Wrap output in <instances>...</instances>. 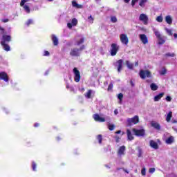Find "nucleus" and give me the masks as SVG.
<instances>
[{
    "label": "nucleus",
    "instance_id": "33",
    "mask_svg": "<svg viewBox=\"0 0 177 177\" xmlns=\"http://www.w3.org/2000/svg\"><path fill=\"white\" fill-rule=\"evenodd\" d=\"M147 2V0H140L139 5L141 6V8H145V4Z\"/></svg>",
    "mask_w": 177,
    "mask_h": 177
},
{
    "label": "nucleus",
    "instance_id": "56",
    "mask_svg": "<svg viewBox=\"0 0 177 177\" xmlns=\"http://www.w3.org/2000/svg\"><path fill=\"white\" fill-rule=\"evenodd\" d=\"M83 6L81 4H77V6H76L77 9H82Z\"/></svg>",
    "mask_w": 177,
    "mask_h": 177
},
{
    "label": "nucleus",
    "instance_id": "63",
    "mask_svg": "<svg viewBox=\"0 0 177 177\" xmlns=\"http://www.w3.org/2000/svg\"><path fill=\"white\" fill-rule=\"evenodd\" d=\"M172 124H177V120H172Z\"/></svg>",
    "mask_w": 177,
    "mask_h": 177
},
{
    "label": "nucleus",
    "instance_id": "62",
    "mask_svg": "<svg viewBox=\"0 0 177 177\" xmlns=\"http://www.w3.org/2000/svg\"><path fill=\"white\" fill-rule=\"evenodd\" d=\"M124 172H126V174H129V171L123 168Z\"/></svg>",
    "mask_w": 177,
    "mask_h": 177
},
{
    "label": "nucleus",
    "instance_id": "23",
    "mask_svg": "<svg viewBox=\"0 0 177 177\" xmlns=\"http://www.w3.org/2000/svg\"><path fill=\"white\" fill-rule=\"evenodd\" d=\"M171 118H172V111H169L166 118L167 122H171Z\"/></svg>",
    "mask_w": 177,
    "mask_h": 177
},
{
    "label": "nucleus",
    "instance_id": "2",
    "mask_svg": "<svg viewBox=\"0 0 177 177\" xmlns=\"http://www.w3.org/2000/svg\"><path fill=\"white\" fill-rule=\"evenodd\" d=\"M118 50H120V46L115 43H113L111 44L110 48V55L111 56H115L117 53H118Z\"/></svg>",
    "mask_w": 177,
    "mask_h": 177
},
{
    "label": "nucleus",
    "instance_id": "11",
    "mask_svg": "<svg viewBox=\"0 0 177 177\" xmlns=\"http://www.w3.org/2000/svg\"><path fill=\"white\" fill-rule=\"evenodd\" d=\"M93 118L95 121H97V122H104L106 121V119L104 118L100 117L97 113L94 114Z\"/></svg>",
    "mask_w": 177,
    "mask_h": 177
},
{
    "label": "nucleus",
    "instance_id": "31",
    "mask_svg": "<svg viewBox=\"0 0 177 177\" xmlns=\"http://www.w3.org/2000/svg\"><path fill=\"white\" fill-rule=\"evenodd\" d=\"M84 41H85V39L84 38H82V39H80V40L76 41V45L77 46H80V45L84 44Z\"/></svg>",
    "mask_w": 177,
    "mask_h": 177
},
{
    "label": "nucleus",
    "instance_id": "37",
    "mask_svg": "<svg viewBox=\"0 0 177 177\" xmlns=\"http://www.w3.org/2000/svg\"><path fill=\"white\" fill-rule=\"evenodd\" d=\"M108 128L109 131H114V128H115V126L114 124H109Z\"/></svg>",
    "mask_w": 177,
    "mask_h": 177
},
{
    "label": "nucleus",
    "instance_id": "64",
    "mask_svg": "<svg viewBox=\"0 0 177 177\" xmlns=\"http://www.w3.org/2000/svg\"><path fill=\"white\" fill-rule=\"evenodd\" d=\"M174 38L176 39V38H177V34H176V33H174Z\"/></svg>",
    "mask_w": 177,
    "mask_h": 177
},
{
    "label": "nucleus",
    "instance_id": "13",
    "mask_svg": "<svg viewBox=\"0 0 177 177\" xmlns=\"http://www.w3.org/2000/svg\"><path fill=\"white\" fill-rule=\"evenodd\" d=\"M140 41L144 44V45H146V44L149 43V39H147V36L145 34L140 35Z\"/></svg>",
    "mask_w": 177,
    "mask_h": 177
},
{
    "label": "nucleus",
    "instance_id": "57",
    "mask_svg": "<svg viewBox=\"0 0 177 177\" xmlns=\"http://www.w3.org/2000/svg\"><path fill=\"white\" fill-rule=\"evenodd\" d=\"M34 127L35 128H38V127H39V123H35Z\"/></svg>",
    "mask_w": 177,
    "mask_h": 177
},
{
    "label": "nucleus",
    "instance_id": "43",
    "mask_svg": "<svg viewBox=\"0 0 177 177\" xmlns=\"http://www.w3.org/2000/svg\"><path fill=\"white\" fill-rule=\"evenodd\" d=\"M165 56L167 57H174L175 56V53H166L165 54Z\"/></svg>",
    "mask_w": 177,
    "mask_h": 177
},
{
    "label": "nucleus",
    "instance_id": "48",
    "mask_svg": "<svg viewBox=\"0 0 177 177\" xmlns=\"http://www.w3.org/2000/svg\"><path fill=\"white\" fill-rule=\"evenodd\" d=\"M149 172L150 174H153V172H156V168H154V167L150 168L149 170Z\"/></svg>",
    "mask_w": 177,
    "mask_h": 177
},
{
    "label": "nucleus",
    "instance_id": "60",
    "mask_svg": "<svg viewBox=\"0 0 177 177\" xmlns=\"http://www.w3.org/2000/svg\"><path fill=\"white\" fill-rule=\"evenodd\" d=\"M130 84H131V86H135V83H133V82L132 80L130 81Z\"/></svg>",
    "mask_w": 177,
    "mask_h": 177
},
{
    "label": "nucleus",
    "instance_id": "46",
    "mask_svg": "<svg viewBox=\"0 0 177 177\" xmlns=\"http://www.w3.org/2000/svg\"><path fill=\"white\" fill-rule=\"evenodd\" d=\"M124 97V94L122 93H119L118 95V98L119 99V100L122 101V98Z\"/></svg>",
    "mask_w": 177,
    "mask_h": 177
},
{
    "label": "nucleus",
    "instance_id": "26",
    "mask_svg": "<svg viewBox=\"0 0 177 177\" xmlns=\"http://www.w3.org/2000/svg\"><path fill=\"white\" fill-rule=\"evenodd\" d=\"M166 143L167 145H171V143H174V137L170 136L166 140Z\"/></svg>",
    "mask_w": 177,
    "mask_h": 177
},
{
    "label": "nucleus",
    "instance_id": "25",
    "mask_svg": "<svg viewBox=\"0 0 177 177\" xmlns=\"http://www.w3.org/2000/svg\"><path fill=\"white\" fill-rule=\"evenodd\" d=\"M126 65L129 70H133V64L130 63L129 61H126Z\"/></svg>",
    "mask_w": 177,
    "mask_h": 177
},
{
    "label": "nucleus",
    "instance_id": "55",
    "mask_svg": "<svg viewBox=\"0 0 177 177\" xmlns=\"http://www.w3.org/2000/svg\"><path fill=\"white\" fill-rule=\"evenodd\" d=\"M67 27H68V28H73V24H71V23H68V24H67Z\"/></svg>",
    "mask_w": 177,
    "mask_h": 177
},
{
    "label": "nucleus",
    "instance_id": "19",
    "mask_svg": "<svg viewBox=\"0 0 177 177\" xmlns=\"http://www.w3.org/2000/svg\"><path fill=\"white\" fill-rule=\"evenodd\" d=\"M165 95V93H160L153 97V100L155 102H158Z\"/></svg>",
    "mask_w": 177,
    "mask_h": 177
},
{
    "label": "nucleus",
    "instance_id": "24",
    "mask_svg": "<svg viewBox=\"0 0 177 177\" xmlns=\"http://www.w3.org/2000/svg\"><path fill=\"white\" fill-rule=\"evenodd\" d=\"M150 88H151V91H157V89H158V86H157V84H156V83H152L150 85Z\"/></svg>",
    "mask_w": 177,
    "mask_h": 177
},
{
    "label": "nucleus",
    "instance_id": "10",
    "mask_svg": "<svg viewBox=\"0 0 177 177\" xmlns=\"http://www.w3.org/2000/svg\"><path fill=\"white\" fill-rule=\"evenodd\" d=\"M0 80L5 81V82H8L9 81V76H8V73L6 72H0Z\"/></svg>",
    "mask_w": 177,
    "mask_h": 177
},
{
    "label": "nucleus",
    "instance_id": "28",
    "mask_svg": "<svg viewBox=\"0 0 177 177\" xmlns=\"http://www.w3.org/2000/svg\"><path fill=\"white\" fill-rule=\"evenodd\" d=\"M158 45H164V44H165V40L164 39H162V37H160V38H158Z\"/></svg>",
    "mask_w": 177,
    "mask_h": 177
},
{
    "label": "nucleus",
    "instance_id": "9",
    "mask_svg": "<svg viewBox=\"0 0 177 177\" xmlns=\"http://www.w3.org/2000/svg\"><path fill=\"white\" fill-rule=\"evenodd\" d=\"M120 41L122 42V44H123L124 45H128L129 42V39H128V36L125 34H121L120 35Z\"/></svg>",
    "mask_w": 177,
    "mask_h": 177
},
{
    "label": "nucleus",
    "instance_id": "52",
    "mask_svg": "<svg viewBox=\"0 0 177 177\" xmlns=\"http://www.w3.org/2000/svg\"><path fill=\"white\" fill-rule=\"evenodd\" d=\"M2 23H8L9 21V19H1Z\"/></svg>",
    "mask_w": 177,
    "mask_h": 177
},
{
    "label": "nucleus",
    "instance_id": "61",
    "mask_svg": "<svg viewBox=\"0 0 177 177\" xmlns=\"http://www.w3.org/2000/svg\"><path fill=\"white\" fill-rule=\"evenodd\" d=\"M116 135H119V133H121V130H118L115 133Z\"/></svg>",
    "mask_w": 177,
    "mask_h": 177
},
{
    "label": "nucleus",
    "instance_id": "53",
    "mask_svg": "<svg viewBox=\"0 0 177 177\" xmlns=\"http://www.w3.org/2000/svg\"><path fill=\"white\" fill-rule=\"evenodd\" d=\"M50 55V53H49V51H44V56H49Z\"/></svg>",
    "mask_w": 177,
    "mask_h": 177
},
{
    "label": "nucleus",
    "instance_id": "4",
    "mask_svg": "<svg viewBox=\"0 0 177 177\" xmlns=\"http://www.w3.org/2000/svg\"><path fill=\"white\" fill-rule=\"evenodd\" d=\"M139 75L142 80H145L146 77L150 78V77H151V72H150L149 70H141L140 71Z\"/></svg>",
    "mask_w": 177,
    "mask_h": 177
},
{
    "label": "nucleus",
    "instance_id": "36",
    "mask_svg": "<svg viewBox=\"0 0 177 177\" xmlns=\"http://www.w3.org/2000/svg\"><path fill=\"white\" fill-rule=\"evenodd\" d=\"M162 20H163V18H162V16L161 15H159L156 17V21H158V23H162Z\"/></svg>",
    "mask_w": 177,
    "mask_h": 177
},
{
    "label": "nucleus",
    "instance_id": "29",
    "mask_svg": "<svg viewBox=\"0 0 177 177\" xmlns=\"http://www.w3.org/2000/svg\"><path fill=\"white\" fill-rule=\"evenodd\" d=\"M113 82H111L107 88L108 92H113Z\"/></svg>",
    "mask_w": 177,
    "mask_h": 177
},
{
    "label": "nucleus",
    "instance_id": "15",
    "mask_svg": "<svg viewBox=\"0 0 177 177\" xmlns=\"http://www.w3.org/2000/svg\"><path fill=\"white\" fill-rule=\"evenodd\" d=\"M118 154L119 156H124L125 155V146L122 145L120 147L118 151Z\"/></svg>",
    "mask_w": 177,
    "mask_h": 177
},
{
    "label": "nucleus",
    "instance_id": "1",
    "mask_svg": "<svg viewBox=\"0 0 177 177\" xmlns=\"http://www.w3.org/2000/svg\"><path fill=\"white\" fill-rule=\"evenodd\" d=\"M85 49V45H82L80 48H73L70 52V55L73 57H80L81 56V50Z\"/></svg>",
    "mask_w": 177,
    "mask_h": 177
},
{
    "label": "nucleus",
    "instance_id": "20",
    "mask_svg": "<svg viewBox=\"0 0 177 177\" xmlns=\"http://www.w3.org/2000/svg\"><path fill=\"white\" fill-rule=\"evenodd\" d=\"M127 139H128V140H133V139H135L133 136H132V133L131 132V130L127 129Z\"/></svg>",
    "mask_w": 177,
    "mask_h": 177
},
{
    "label": "nucleus",
    "instance_id": "47",
    "mask_svg": "<svg viewBox=\"0 0 177 177\" xmlns=\"http://www.w3.org/2000/svg\"><path fill=\"white\" fill-rule=\"evenodd\" d=\"M33 21H32V19H28L27 21H26V26H30L31 24H32Z\"/></svg>",
    "mask_w": 177,
    "mask_h": 177
},
{
    "label": "nucleus",
    "instance_id": "32",
    "mask_svg": "<svg viewBox=\"0 0 177 177\" xmlns=\"http://www.w3.org/2000/svg\"><path fill=\"white\" fill-rule=\"evenodd\" d=\"M138 158H140L142 157V154H143V151H142V148L140 147H138Z\"/></svg>",
    "mask_w": 177,
    "mask_h": 177
},
{
    "label": "nucleus",
    "instance_id": "59",
    "mask_svg": "<svg viewBox=\"0 0 177 177\" xmlns=\"http://www.w3.org/2000/svg\"><path fill=\"white\" fill-rule=\"evenodd\" d=\"M56 140H57V142H59V140H62V137L60 136L57 137Z\"/></svg>",
    "mask_w": 177,
    "mask_h": 177
},
{
    "label": "nucleus",
    "instance_id": "17",
    "mask_svg": "<svg viewBox=\"0 0 177 177\" xmlns=\"http://www.w3.org/2000/svg\"><path fill=\"white\" fill-rule=\"evenodd\" d=\"M52 41L55 46H57L59 45V39H57V37H56V35H52Z\"/></svg>",
    "mask_w": 177,
    "mask_h": 177
},
{
    "label": "nucleus",
    "instance_id": "14",
    "mask_svg": "<svg viewBox=\"0 0 177 177\" xmlns=\"http://www.w3.org/2000/svg\"><path fill=\"white\" fill-rule=\"evenodd\" d=\"M151 126L155 129H157V131H160L161 129V125H160L157 122H151Z\"/></svg>",
    "mask_w": 177,
    "mask_h": 177
},
{
    "label": "nucleus",
    "instance_id": "12",
    "mask_svg": "<svg viewBox=\"0 0 177 177\" xmlns=\"http://www.w3.org/2000/svg\"><path fill=\"white\" fill-rule=\"evenodd\" d=\"M2 41L1 42H4V44L9 43L12 41V37L10 35H3L2 36Z\"/></svg>",
    "mask_w": 177,
    "mask_h": 177
},
{
    "label": "nucleus",
    "instance_id": "35",
    "mask_svg": "<svg viewBox=\"0 0 177 177\" xmlns=\"http://www.w3.org/2000/svg\"><path fill=\"white\" fill-rule=\"evenodd\" d=\"M72 26H75L77 24H78V20L77 19L73 18L71 21Z\"/></svg>",
    "mask_w": 177,
    "mask_h": 177
},
{
    "label": "nucleus",
    "instance_id": "51",
    "mask_svg": "<svg viewBox=\"0 0 177 177\" xmlns=\"http://www.w3.org/2000/svg\"><path fill=\"white\" fill-rule=\"evenodd\" d=\"M138 1H139V0H132L131 1V6H135V3H136V2H138Z\"/></svg>",
    "mask_w": 177,
    "mask_h": 177
},
{
    "label": "nucleus",
    "instance_id": "39",
    "mask_svg": "<svg viewBox=\"0 0 177 177\" xmlns=\"http://www.w3.org/2000/svg\"><path fill=\"white\" fill-rule=\"evenodd\" d=\"M111 21H112V23H117L118 21L117 17L115 16L111 17Z\"/></svg>",
    "mask_w": 177,
    "mask_h": 177
},
{
    "label": "nucleus",
    "instance_id": "16",
    "mask_svg": "<svg viewBox=\"0 0 177 177\" xmlns=\"http://www.w3.org/2000/svg\"><path fill=\"white\" fill-rule=\"evenodd\" d=\"M1 45L3 46L6 52H9L10 50V46H9L5 41H1Z\"/></svg>",
    "mask_w": 177,
    "mask_h": 177
},
{
    "label": "nucleus",
    "instance_id": "21",
    "mask_svg": "<svg viewBox=\"0 0 177 177\" xmlns=\"http://www.w3.org/2000/svg\"><path fill=\"white\" fill-rule=\"evenodd\" d=\"M165 21L167 23V24H172V17L169 15H167L165 17Z\"/></svg>",
    "mask_w": 177,
    "mask_h": 177
},
{
    "label": "nucleus",
    "instance_id": "45",
    "mask_svg": "<svg viewBox=\"0 0 177 177\" xmlns=\"http://www.w3.org/2000/svg\"><path fill=\"white\" fill-rule=\"evenodd\" d=\"M30 0H21L20 3V6H24L26 2H28Z\"/></svg>",
    "mask_w": 177,
    "mask_h": 177
},
{
    "label": "nucleus",
    "instance_id": "44",
    "mask_svg": "<svg viewBox=\"0 0 177 177\" xmlns=\"http://www.w3.org/2000/svg\"><path fill=\"white\" fill-rule=\"evenodd\" d=\"M141 175H142V176H146V168L143 167L142 169Z\"/></svg>",
    "mask_w": 177,
    "mask_h": 177
},
{
    "label": "nucleus",
    "instance_id": "7",
    "mask_svg": "<svg viewBox=\"0 0 177 177\" xmlns=\"http://www.w3.org/2000/svg\"><path fill=\"white\" fill-rule=\"evenodd\" d=\"M140 21H142L143 24L147 26L149 24V17L146 14H140L139 17Z\"/></svg>",
    "mask_w": 177,
    "mask_h": 177
},
{
    "label": "nucleus",
    "instance_id": "8",
    "mask_svg": "<svg viewBox=\"0 0 177 177\" xmlns=\"http://www.w3.org/2000/svg\"><path fill=\"white\" fill-rule=\"evenodd\" d=\"M127 122L129 125H132V124H133L134 125H136V124L139 122V116L135 115L132 118H129L127 120Z\"/></svg>",
    "mask_w": 177,
    "mask_h": 177
},
{
    "label": "nucleus",
    "instance_id": "5",
    "mask_svg": "<svg viewBox=\"0 0 177 177\" xmlns=\"http://www.w3.org/2000/svg\"><path fill=\"white\" fill-rule=\"evenodd\" d=\"M73 74H74V81L75 82H80L81 81V73H80V71H78V68H73Z\"/></svg>",
    "mask_w": 177,
    "mask_h": 177
},
{
    "label": "nucleus",
    "instance_id": "42",
    "mask_svg": "<svg viewBox=\"0 0 177 177\" xmlns=\"http://www.w3.org/2000/svg\"><path fill=\"white\" fill-rule=\"evenodd\" d=\"M166 32L168 34V35L172 36L174 35V33L172 32V30L166 28Z\"/></svg>",
    "mask_w": 177,
    "mask_h": 177
},
{
    "label": "nucleus",
    "instance_id": "50",
    "mask_svg": "<svg viewBox=\"0 0 177 177\" xmlns=\"http://www.w3.org/2000/svg\"><path fill=\"white\" fill-rule=\"evenodd\" d=\"M78 5V3H77V1H72V6H73V8H77Z\"/></svg>",
    "mask_w": 177,
    "mask_h": 177
},
{
    "label": "nucleus",
    "instance_id": "3",
    "mask_svg": "<svg viewBox=\"0 0 177 177\" xmlns=\"http://www.w3.org/2000/svg\"><path fill=\"white\" fill-rule=\"evenodd\" d=\"M122 64H124V60L122 59H118L113 64V66L118 71V73H121L122 71Z\"/></svg>",
    "mask_w": 177,
    "mask_h": 177
},
{
    "label": "nucleus",
    "instance_id": "34",
    "mask_svg": "<svg viewBox=\"0 0 177 177\" xmlns=\"http://www.w3.org/2000/svg\"><path fill=\"white\" fill-rule=\"evenodd\" d=\"M24 9V10L26 12V13H30V7L27 5H24L22 6Z\"/></svg>",
    "mask_w": 177,
    "mask_h": 177
},
{
    "label": "nucleus",
    "instance_id": "6",
    "mask_svg": "<svg viewBox=\"0 0 177 177\" xmlns=\"http://www.w3.org/2000/svg\"><path fill=\"white\" fill-rule=\"evenodd\" d=\"M132 131L136 135V136H138V137H143L146 133V131L143 129H133Z\"/></svg>",
    "mask_w": 177,
    "mask_h": 177
},
{
    "label": "nucleus",
    "instance_id": "27",
    "mask_svg": "<svg viewBox=\"0 0 177 177\" xmlns=\"http://www.w3.org/2000/svg\"><path fill=\"white\" fill-rule=\"evenodd\" d=\"M97 139L98 140V143L100 145H102V142L103 141V137L102 136V134H99L97 136Z\"/></svg>",
    "mask_w": 177,
    "mask_h": 177
},
{
    "label": "nucleus",
    "instance_id": "18",
    "mask_svg": "<svg viewBox=\"0 0 177 177\" xmlns=\"http://www.w3.org/2000/svg\"><path fill=\"white\" fill-rule=\"evenodd\" d=\"M149 145L152 147V149H155V150H157V149H158V144H157V142L154 140H151L149 142Z\"/></svg>",
    "mask_w": 177,
    "mask_h": 177
},
{
    "label": "nucleus",
    "instance_id": "22",
    "mask_svg": "<svg viewBox=\"0 0 177 177\" xmlns=\"http://www.w3.org/2000/svg\"><path fill=\"white\" fill-rule=\"evenodd\" d=\"M92 95V90H88V91L84 94L85 97L87 99H91Z\"/></svg>",
    "mask_w": 177,
    "mask_h": 177
},
{
    "label": "nucleus",
    "instance_id": "40",
    "mask_svg": "<svg viewBox=\"0 0 177 177\" xmlns=\"http://www.w3.org/2000/svg\"><path fill=\"white\" fill-rule=\"evenodd\" d=\"M32 171H37V163L35 162H32Z\"/></svg>",
    "mask_w": 177,
    "mask_h": 177
},
{
    "label": "nucleus",
    "instance_id": "38",
    "mask_svg": "<svg viewBox=\"0 0 177 177\" xmlns=\"http://www.w3.org/2000/svg\"><path fill=\"white\" fill-rule=\"evenodd\" d=\"M154 34L156 37V38H160L161 37V34H160V32H158V30H154Z\"/></svg>",
    "mask_w": 177,
    "mask_h": 177
},
{
    "label": "nucleus",
    "instance_id": "41",
    "mask_svg": "<svg viewBox=\"0 0 177 177\" xmlns=\"http://www.w3.org/2000/svg\"><path fill=\"white\" fill-rule=\"evenodd\" d=\"M88 22L91 23V24H93V21H94V19L93 17H92V15H90L88 17Z\"/></svg>",
    "mask_w": 177,
    "mask_h": 177
},
{
    "label": "nucleus",
    "instance_id": "49",
    "mask_svg": "<svg viewBox=\"0 0 177 177\" xmlns=\"http://www.w3.org/2000/svg\"><path fill=\"white\" fill-rule=\"evenodd\" d=\"M115 139L116 143H119L120 142V139H121V138L118 136H115Z\"/></svg>",
    "mask_w": 177,
    "mask_h": 177
},
{
    "label": "nucleus",
    "instance_id": "58",
    "mask_svg": "<svg viewBox=\"0 0 177 177\" xmlns=\"http://www.w3.org/2000/svg\"><path fill=\"white\" fill-rule=\"evenodd\" d=\"M0 31H1L3 33L5 32V28L0 26Z\"/></svg>",
    "mask_w": 177,
    "mask_h": 177
},
{
    "label": "nucleus",
    "instance_id": "30",
    "mask_svg": "<svg viewBox=\"0 0 177 177\" xmlns=\"http://www.w3.org/2000/svg\"><path fill=\"white\" fill-rule=\"evenodd\" d=\"M160 75H165L167 74V68H162L161 71H159Z\"/></svg>",
    "mask_w": 177,
    "mask_h": 177
},
{
    "label": "nucleus",
    "instance_id": "54",
    "mask_svg": "<svg viewBox=\"0 0 177 177\" xmlns=\"http://www.w3.org/2000/svg\"><path fill=\"white\" fill-rule=\"evenodd\" d=\"M166 100L167 102H171V100H172V98H171V96H167Z\"/></svg>",
    "mask_w": 177,
    "mask_h": 177
}]
</instances>
